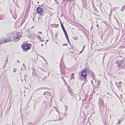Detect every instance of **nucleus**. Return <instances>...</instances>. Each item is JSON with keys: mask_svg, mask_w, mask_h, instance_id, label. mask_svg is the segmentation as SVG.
Listing matches in <instances>:
<instances>
[{"mask_svg": "<svg viewBox=\"0 0 125 125\" xmlns=\"http://www.w3.org/2000/svg\"><path fill=\"white\" fill-rule=\"evenodd\" d=\"M92 71L91 70L88 68H86L83 70L79 73V77L80 80H83L84 81H86L87 73L89 74L91 73Z\"/></svg>", "mask_w": 125, "mask_h": 125, "instance_id": "obj_1", "label": "nucleus"}, {"mask_svg": "<svg viewBox=\"0 0 125 125\" xmlns=\"http://www.w3.org/2000/svg\"><path fill=\"white\" fill-rule=\"evenodd\" d=\"M31 44L29 43H24V52H26L30 49L31 47Z\"/></svg>", "mask_w": 125, "mask_h": 125, "instance_id": "obj_2", "label": "nucleus"}, {"mask_svg": "<svg viewBox=\"0 0 125 125\" xmlns=\"http://www.w3.org/2000/svg\"><path fill=\"white\" fill-rule=\"evenodd\" d=\"M21 36V34L20 32H18L17 34L14 35L13 38V41L17 42L18 41Z\"/></svg>", "mask_w": 125, "mask_h": 125, "instance_id": "obj_3", "label": "nucleus"}, {"mask_svg": "<svg viewBox=\"0 0 125 125\" xmlns=\"http://www.w3.org/2000/svg\"><path fill=\"white\" fill-rule=\"evenodd\" d=\"M43 8L40 7H38L36 10V12L37 13H38L40 15H41L43 13Z\"/></svg>", "mask_w": 125, "mask_h": 125, "instance_id": "obj_4", "label": "nucleus"}, {"mask_svg": "<svg viewBox=\"0 0 125 125\" xmlns=\"http://www.w3.org/2000/svg\"><path fill=\"white\" fill-rule=\"evenodd\" d=\"M11 36H10V38H9L8 40L4 39L3 40V39H2V41H1L0 42V44H1L8 42H10V41H11Z\"/></svg>", "mask_w": 125, "mask_h": 125, "instance_id": "obj_5", "label": "nucleus"}, {"mask_svg": "<svg viewBox=\"0 0 125 125\" xmlns=\"http://www.w3.org/2000/svg\"><path fill=\"white\" fill-rule=\"evenodd\" d=\"M43 94L45 95V97H47L50 94V93L48 92H44Z\"/></svg>", "mask_w": 125, "mask_h": 125, "instance_id": "obj_6", "label": "nucleus"}, {"mask_svg": "<svg viewBox=\"0 0 125 125\" xmlns=\"http://www.w3.org/2000/svg\"><path fill=\"white\" fill-rule=\"evenodd\" d=\"M52 25H53L54 26H53V27L55 28L58 27L59 26L58 24H52Z\"/></svg>", "mask_w": 125, "mask_h": 125, "instance_id": "obj_7", "label": "nucleus"}, {"mask_svg": "<svg viewBox=\"0 0 125 125\" xmlns=\"http://www.w3.org/2000/svg\"><path fill=\"white\" fill-rule=\"evenodd\" d=\"M70 94H71V95H72V96H73L74 95V94L73 93L72 91H71V90H70Z\"/></svg>", "mask_w": 125, "mask_h": 125, "instance_id": "obj_8", "label": "nucleus"}, {"mask_svg": "<svg viewBox=\"0 0 125 125\" xmlns=\"http://www.w3.org/2000/svg\"><path fill=\"white\" fill-rule=\"evenodd\" d=\"M125 9V5L123 6L121 9V11H123L124 10V9Z\"/></svg>", "mask_w": 125, "mask_h": 125, "instance_id": "obj_9", "label": "nucleus"}, {"mask_svg": "<svg viewBox=\"0 0 125 125\" xmlns=\"http://www.w3.org/2000/svg\"><path fill=\"white\" fill-rule=\"evenodd\" d=\"M38 38L39 40L40 41H41L42 42H43L44 40H41V38L40 36H39L38 37Z\"/></svg>", "mask_w": 125, "mask_h": 125, "instance_id": "obj_10", "label": "nucleus"}, {"mask_svg": "<svg viewBox=\"0 0 125 125\" xmlns=\"http://www.w3.org/2000/svg\"><path fill=\"white\" fill-rule=\"evenodd\" d=\"M94 74H92V75H91L90 76L94 80Z\"/></svg>", "mask_w": 125, "mask_h": 125, "instance_id": "obj_11", "label": "nucleus"}, {"mask_svg": "<svg viewBox=\"0 0 125 125\" xmlns=\"http://www.w3.org/2000/svg\"><path fill=\"white\" fill-rule=\"evenodd\" d=\"M74 74L73 73H72V74L71 76V80H72L73 78H74Z\"/></svg>", "mask_w": 125, "mask_h": 125, "instance_id": "obj_12", "label": "nucleus"}, {"mask_svg": "<svg viewBox=\"0 0 125 125\" xmlns=\"http://www.w3.org/2000/svg\"><path fill=\"white\" fill-rule=\"evenodd\" d=\"M29 12V10L28 9H26L25 12V14H28Z\"/></svg>", "mask_w": 125, "mask_h": 125, "instance_id": "obj_13", "label": "nucleus"}, {"mask_svg": "<svg viewBox=\"0 0 125 125\" xmlns=\"http://www.w3.org/2000/svg\"><path fill=\"white\" fill-rule=\"evenodd\" d=\"M94 73H93V72H91V73H89V75L90 76H91V75H92V74H94Z\"/></svg>", "mask_w": 125, "mask_h": 125, "instance_id": "obj_14", "label": "nucleus"}, {"mask_svg": "<svg viewBox=\"0 0 125 125\" xmlns=\"http://www.w3.org/2000/svg\"><path fill=\"white\" fill-rule=\"evenodd\" d=\"M60 22H61V26L62 28V27H64V26L63 24L62 23V22L61 21Z\"/></svg>", "mask_w": 125, "mask_h": 125, "instance_id": "obj_15", "label": "nucleus"}, {"mask_svg": "<svg viewBox=\"0 0 125 125\" xmlns=\"http://www.w3.org/2000/svg\"><path fill=\"white\" fill-rule=\"evenodd\" d=\"M65 36L66 37V38L67 39V40L68 39H69L68 34H67V35H65Z\"/></svg>", "mask_w": 125, "mask_h": 125, "instance_id": "obj_16", "label": "nucleus"}, {"mask_svg": "<svg viewBox=\"0 0 125 125\" xmlns=\"http://www.w3.org/2000/svg\"><path fill=\"white\" fill-rule=\"evenodd\" d=\"M28 14H25V18H26L28 16Z\"/></svg>", "mask_w": 125, "mask_h": 125, "instance_id": "obj_17", "label": "nucleus"}, {"mask_svg": "<svg viewBox=\"0 0 125 125\" xmlns=\"http://www.w3.org/2000/svg\"><path fill=\"white\" fill-rule=\"evenodd\" d=\"M54 0L56 3H57L58 4H59V3H58L57 0Z\"/></svg>", "mask_w": 125, "mask_h": 125, "instance_id": "obj_18", "label": "nucleus"}, {"mask_svg": "<svg viewBox=\"0 0 125 125\" xmlns=\"http://www.w3.org/2000/svg\"><path fill=\"white\" fill-rule=\"evenodd\" d=\"M65 34V35H67V32L66 31H64V32H63Z\"/></svg>", "mask_w": 125, "mask_h": 125, "instance_id": "obj_19", "label": "nucleus"}, {"mask_svg": "<svg viewBox=\"0 0 125 125\" xmlns=\"http://www.w3.org/2000/svg\"><path fill=\"white\" fill-rule=\"evenodd\" d=\"M122 82L121 81H120L119 82V83L120 86L122 84Z\"/></svg>", "mask_w": 125, "mask_h": 125, "instance_id": "obj_20", "label": "nucleus"}, {"mask_svg": "<svg viewBox=\"0 0 125 125\" xmlns=\"http://www.w3.org/2000/svg\"><path fill=\"white\" fill-rule=\"evenodd\" d=\"M84 47H85V46H84L83 47V49H82V51L80 52V53H81L82 52V51H83V49L84 48Z\"/></svg>", "mask_w": 125, "mask_h": 125, "instance_id": "obj_21", "label": "nucleus"}, {"mask_svg": "<svg viewBox=\"0 0 125 125\" xmlns=\"http://www.w3.org/2000/svg\"><path fill=\"white\" fill-rule=\"evenodd\" d=\"M67 45V44H63L62 45V46H66Z\"/></svg>", "mask_w": 125, "mask_h": 125, "instance_id": "obj_22", "label": "nucleus"}, {"mask_svg": "<svg viewBox=\"0 0 125 125\" xmlns=\"http://www.w3.org/2000/svg\"><path fill=\"white\" fill-rule=\"evenodd\" d=\"M21 47H22V49L23 50V43L22 44Z\"/></svg>", "mask_w": 125, "mask_h": 125, "instance_id": "obj_23", "label": "nucleus"}, {"mask_svg": "<svg viewBox=\"0 0 125 125\" xmlns=\"http://www.w3.org/2000/svg\"><path fill=\"white\" fill-rule=\"evenodd\" d=\"M13 72H15L16 71V69H13Z\"/></svg>", "mask_w": 125, "mask_h": 125, "instance_id": "obj_24", "label": "nucleus"}, {"mask_svg": "<svg viewBox=\"0 0 125 125\" xmlns=\"http://www.w3.org/2000/svg\"><path fill=\"white\" fill-rule=\"evenodd\" d=\"M39 56L42 58L43 59H44V58L41 55H39Z\"/></svg>", "mask_w": 125, "mask_h": 125, "instance_id": "obj_25", "label": "nucleus"}, {"mask_svg": "<svg viewBox=\"0 0 125 125\" xmlns=\"http://www.w3.org/2000/svg\"><path fill=\"white\" fill-rule=\"evenodd\" d=\"M62 80H63L64 82V81H65L64 79V78L62 77Z\"/></svg>", "mask_w": 125, "mask_h": 125, "instance_id": "obj_26", "label": "nucleus"}, {"mask_svg": "<svg viewBox=\"0 0 125 125\" xmlns=\"http://www.w3.org/2000/svg\"><path fill=\"white\" fill-rule=\"evenodd\" d=\"M73 39L74 40H76V38L75 37H73Z\"/></svg>", "mask_w": 125, "mask_h": 125, "instance_id": "obj_27", "label": "nucleus"}, {"mask_svg": "<svg viewBox=\"0 0 125 125\" xmlns=\"http://www.w3.org/2000/svg\"><path fill=\"white\" fill-rule=\"evenodd\" d=\"M64 82H65V85L67 84L66 82V81H64Z\"/></svg>", "mask_w": 125, "mask_h": 125, "instance_id": "obj_28", "label": "nucleus"}, {"mask_svg": "<svg viewBox=\"0 0 125 125\" xmlns=\"http://www.w3.org/2000/svg\"><path fill=\"white\" fill-rule=\"evenodd\" d=\"M66 110L67 111V109H68V106H66Z\"/></svg>", "mask_w": 125, "mask_h": 125, "instance_id": "obj_29", "label": "nucleus"}, {"mask_svg": "<svg viewBox=\"0 0 125 125\" xmlns=\"http://www.w3.org/2000/svg\"><path fill=\"white\" fill-rule=\"evenodd\" d=\"M120 121L119 120V121H118V123L117 124H120Z\"/></svg>", "mask_w": 125, "mask_h": 125, "instance_id": "obj_30", "label": "nucleus"}, {"mask_svg": "<svg viewBox=\"0 0 125 125\" xmlns=\"http://www.w3.org/2000/svg\"><path fill=\"white\" fill-rule=\"evenodd\" d=\"M96 26H97V27L99 28V25L98 24H97V25H96Z\"/></svg>", "mask_w": 125, "mask_h": 125, "instance_id": "obj_31", "label": "nucleus"}, {"mask_svg": "<svg viewBox=\"0 0 125 125\" xmlns=\"http://www.w3.org/2000/svg\"><path fill=\"white\" fill-rule=\"evenodd\" d=\"M67 40V41H68V42H69V43H70V41H69V39H68Z\"/></svg>", "mask_w": 125, "mask_h": 125, "instance_id": "obj_32", "label": "nucleus"}, {"mask_svg": "<svg viewBox=\"0 0 125 125\" xmlns=\"http://www.w3.org/2000/svg\"><path fill=\"white\" fill-rule=\"evenodd\" d=\"M62 30H64V29H65L64 27H62Z\"/></svg>", "mask_w": 125, "mask_h": 125, "instance_id": "obj_33", "label": "nucleus"}, {"mask_svg": "<svg viewBox=\"0 0 125 125\" xmlns=\"http://www.w3.org/2000/svg\"><path fill=\"white\" fill-rule=\"evenodd\" d=\"M62 30L63 31V32H64V31H66V30H65V29H64V30Z\"/></svg>", "mask_w": 125, "mask_h": 125, "instance_id": "obj_34", "label": "nucleus"}, {"mask_svg": "<svg viewBox=\"0 0 125 125\" xmlns=\"http://www.w3.org/2000/svg\"><path fill=\"white\" fill-rule=\"evenodd\" d=\"M73 46L71 47V49H73Z\"/></svg>", "mask_w": 125, "mask_h": 125, "instance_id": "obj_35", "label": "nucleus"}, {"mask_svg": "<svg viewBox=\"0 0 125 125\" xmlns=\"http://www.w3.org/2000/svg\"><path fill=\"white\" fill-rule=\"evenodd\" d=\"M93 29V26H92L91 28V30H92Z\"/></svg>", "mask_w": 125, "mask_h": 125, "instance_id": "obj_36", "label": "nucleus"}, {"mask_svg": "<svg viewBox=\"0 0 125 125\" xmlns=\"http://www.w3.org/2000/svg\"><path fill=\"white\" fill-rule=\"evenodd\" d=\"M39 33H42V32L41 31H39Z\"/></svg>", "mask_w": 125, "mask_h": 125, "instance_id": "obj_37", "label": "nucleus"}, {"mask_svg": "<svg viewBox=\"0 0 125 125\" xmlns=\"http://www.w3.org/2000/svg\"><path fill=\"white\" fill-rule=\"evenodd\" d=\"M17 61H18V63H19V61L18 60H17Z\"/></svg>", "mask_w": 125, "mask_h": 125, "instance_id": "obj_38", "label": "nucleus"}, {"mask_svg": "<svg viewBox=\"0 0 125 125\" xmlns=\"http://www.w3.org/2000/svg\"><path fill=\"white\" fill-rule=\"evenodd\" d=\"M97 84H98V85H99V82H98V83H97Z\"/></svg>", "mask_w": 125, "mask_h": 125, "instance_id": "obj_39", "label": "nucleus"}, {"mask_svg": "<svg viewBox=\"0 0 125 125\" xmlns=\"http://www.w3.org/2000/svg\"><path fill=\"white\" fill-rule=\"evenodd\" d=\"M104 57H105V56H104L103 57V60H104Z\"/></svg>", "mask_w": 125, "mask_h": 125, "instance_id": "obj_40", "label": "nucleus"}, {"mask_svg": "<svg viewBox=\"0 0 125 125\" xmlns=\"http://www.w3.org/2000/svg\"><path fill=\"white\" fill-rule=\"evenodd\" d=\"M21 81H23V80H22V79H21Z\"/></svg>", "mask_w": 125, "mask_h": 125, "instance_id": "obj_41", "label": "nucleus"}, {"mask_svg": "<svg viewBox=\"0 0 125 125\" xmlns=\"http://www.w3.org/2000/svg\"><path fill=\"white\" fill-rule=\"evenodd\" d=\"M24 67H25V65L24 64Z\"/></svg>", "mask_w": 125, "mask_h": 125, "instance_id": "obj_42", "label": "nucleus"}, {"mask_svg": "<svg viewBox=\"0 0 125 125\" xmlns=\"http://www.w3.org/2000/svg\"><path fill=\"white\" fill-rule=\"evenodd\" d=\"M69 44L70 45H71V44H70V43H69Z\"/></svg>", "mask_w": 125, "mask_h": 125, "instance_id": "obj_43", "label": "nucleus"}, {"mask_svg": "<svg viewBox=\"0 0 125 125\" xmlns=\"http://www.w3.org/2000/svg\"><path fill=\"white\" fill-rule=\"evenodd\" d=\"M41 45H42H42H43V44H41Z\"/></svg>", "mask_w": 125, "mask_h": 125, "instance_id": "obj_44", "label": "nucleus"}, {"mask_svg": "<svg viewBox=\"0 0 125 125\" xmlns=\"http://www.w3.org/2000/svg\"><path fill=\"white\" fill-rule=\"evenodd\" d=\"M107 94H109V93H107Z\"/></svg>", "mask_w": 125, "mask_h": 125, "instance_id": "obj_45", "label": "nucleus"}, {"mask_svg": "<svg viewBox=\"0 0 125 125\" xmlns=\"http://www.w3.org/2000/svg\"><path fill=\"white\" fill-rule=\"evenodd\" d=\"M24 96H25V95H24Z\"/></svg>", "mask_w": 125, "mask_h": 125, "instance_id": "obj_46", "label": "nucleus"}, {"mask_svg": "<svg viewBox=\"0 0 125 125\" xmlns=\"http://www.w3.org/2000/svg\"><path fill=\"white\" fill-rule=\"evenodd\" d=\"M24 93H25V91H24Z\"/></svg>", "mask_w": 125, "mask_h": 125, "instance_id": "obj_47", "label": "nucleus"}]
</instances>
